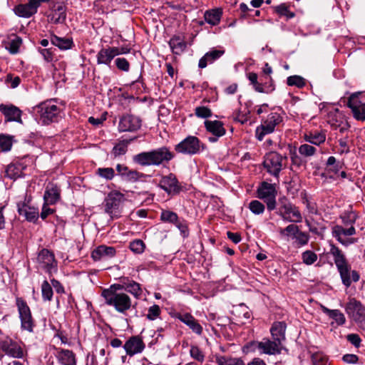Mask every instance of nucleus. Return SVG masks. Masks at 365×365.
<instances>
[{"mask_svg": "<svg viewBox=\"0 0 365 365\" xmlns=\"http://www.w3.org/2000/svg\"><path fill=\"white\" fill-rule=\"evenodd\" d=\"M299 229V228L297 225L294 224H290L285 228L279 227L277 229V232H279L280 237L282 238L289 239V237H292L294 239L296 234H297Z\"/></svg>", "mask_w": 365, "mask_h": 365, "instance_id": "obj_41", "label": "nucleus"}, {"mask_svg": "<svg viewBox=\"0 0 365 365\" xmlns=\"http://www.w3.org/2000/svg\"><path fill=\"white\" fill-rule=\"evenodd\" d=\"M17 210L19 215L24 217L29 222H36L39 217L38 209L29 206L25 202H19L17 204Z\"/></svg>", "mask_w": 365, "mask_h": 365, "instance_id": "obj_22", "label": "nucleus"}, {"mask_svg": "<svg viewBox=\"0 0 365 365\" xmlns=\"http://www.w3.org/2000/svg\"><path fill=\"white\" fill-rule=\"evenodd\" d=\"M178 319L189 327L193 332L197 334H201L202 332V327L198 323L197 320L194 318L190 314L185 313L183 314H179Z\"/></svg>", "mask_w": 365, "mask_h": 365, "instance_id": "obj_30", "label": "nucleus"}, {"mask_svg": "<svg viewBox=\"0 0 365 365\" xmlns=\"http://www.w3.org/2000/svg\"><path fill=\"white\" fill-rule=\"evenodd\" d=\"M36 110L39 115L40 120L43 125L58 122L61 118V108L53 100L40 103L36 106Z\"/></svg>", "mask_w": 365, "mask_h": 365, "instance_id": "obj_4", "label": "nucleus"}, {"mask_svg": "<svg viewBox=\"0 0 365 365\" xmlns=\"http://www.w3.org/2000/svg\"><path fill=\"white\" fill-rule=\"evenodd\" d=\"M101 296L104 298L106 304L113 307L118 313L125 314L132 307L130 297L124 292H118L112 289H104L101 293Z\"/></svg>", "mask_w": 365, "mask_h": 365, "instance_id": "obj_3", "label": "nucleus"}, {"mask_svg": "<svg viewBox=\"0 0 365 365\" xmlns=\"http://www.w3.org/2000/svg\"><path fill=\"white\" fill-rule=\"evenodd\" d=\"M305 140L315 145H320L326 140V134L324 132L314 131L310 132L304 135Z\"/></svg>", "mask_w": 365, "mask_h": 365, "instance_id": "obj_39", "label": "nucleus"}, {"mask_svg": "<svg viewBox=\"0 0 365 365\" xmlns=\"http://www.w3.org/2000/svg\"><path fill=\"white\" fill-rule=\"evenodd\" d=\"M258 197L264 200L269 211L276 208V190L272 184L263 182L257 190Z\"/></svg>", "mask_w": 365, "mask_h": 365, "instance_id": "obj_12", "label": "nucleus"}, {"mask_svg": "<svg viewBox=\"0 0 365 365\" xmlns=\"http://www.w3.org/2000/svg\"><path fill=\"white\" fill-rule=\"evenodd\" d=\"M0 111L4 115L6 121L22 123L21 110L13 105H0Z\"/></svg>", "mask_w": 365, "mask_h": 365, "instance_id": "obj_24", "label": "nucleus"}, {"mask_svg": "<svg viewBox=\"0 0 365 365\" xmlns=\"http://www.w3.org/2000/svg\"><path fill=\"white\" fill-rule=\"evenodd\" d=\"M195 114L198 118H207L212 115V111L206 106H198L195 109Z\"/></svg>", "mask_w": 365, "mask_h": 365, "instance_id": "obj_59", "label": "nucleus"}, {"mask_svg": "<svg viewBox=\"0 0 365 365\" xmlns=\"http://www.w3.org/2000/svg\"><path fill=\"white\" fill-rule=\"evenodd\" d=\"M41 294L44 301H51L52 299V287L46 280H44L41 284Z\"/></svg>", "mask_w": 365, "mask_h": 365, "instance_id": "obj_46", "label": "nucleus"}, {"mask_svg": "<svg viewBox=\"0 0 365 365\" xmlns=\"http://www.w3.org/2000/svg\"><path fill=\"white\" fill-rule=\"evenodd\" d=\"M51 43L59 48L61 50H68L72 48L73 42L72 38H61L56 35H51Z\"/></svg>", "mask_w": 365, "mask_h": 365, "instance_id": "obj_38", "label": "nucleus"}, {"mask_svg": "<svg viewBox=\"0 0 365 365\" xmlns=\"http://www.w3.org/2000/svg\"><path fill=\"white\" fill-rule=\"evenodd\" d=\"M205 148V145L193 135H188L175 145V150L178 153L190 156L200 154Z\"/></svg>", "mask_w": 365, "mask_h": 365, "instance_id": "obj_6", "label": "nucleus"}, {"mask_svg": "<svg viewBox=\"0 0 365 365\" xmlns=\"http://www.w3.org/2000/svg\"><path fill=\"white\" fill-rule=\"evenodd\" d=\"M353 116L357 120H365V104L357 107L356 110H351Z\"/></svg>", "mask_w": 365, "mask_h": 365, "instance_id": "obj_63", "label": "nucleus"}, {"mask_svg": "<svg viewBox=\"0 0 365 365\" xmlns=\"http://www.w3.org/2000/svg\"><path fill=\"white\" fill-rule=\"evenodd\" d=\"M215 362L217 365H245V362L240 358H231L221 355L216 356ZM247 365H266V364L262 359L255 358Z\"/></svg>", "mask_w": 365, "mask_h": 365, "instance_id": "obj_20", "label": "nucleus"}, {"mask_svg": "<svg viewBox=\"0 0 365 365\" xmlns=\"http://www.w3.org/2000/svg\"><path fill=\"white\" fill-rule=\"evenodd\" d=\"M257 75L255 73L251 72L248 73V79L251 84L253 86L255 90L259 93H269L272 88L269 86L263 88L259 85V82L257 81Z\"/></svg>", "mask_w": 365, "mask_h": 365, "instance_id": "obj_42", "label": "nucleus"}, {"mask_svg": "<svg viewBox=\"0 0 365 365\" xmlns=\"http://www.w3.org/2000/svg\"><path fill=\"white\" fill-rule=\"evenodd\" d=\"M123 287L124 290L131 294L135 299H138L141 297L143 294V289L139 283L129 279L128 277H125Z\"/></svg>", "mask_w": 365, "mask_h": 365, "instance_id": "obj_33", "label": "nucleus"}, {"mask_svg": "<svg viewBox=\"0 0 365 365\" xmlns=\"http://www.w3.org/2000/svg\"><path fill=\"white\" fill-rule=\"evenodd\" d=\"M175 154L167 146L141 152L133 156V162L142 167L160 166L169 163Z\"/></svg>", "mask_w": 365, "mask_h": 365, "instance_id": "obj_1", "label": "nucleus"}, {"mask_svg": "<svg viewBox=\"0 0 365 365\" xmlns=\"http://www.w3.org/2000/svg\"><path fill=\"white\" fill-rule=\"evenodd\" d=\"M356 215L354 212L352 211H347L342 213L341 215V219L342 220V222L345 225H351L353 226V224L355 223L356 220Z\"/></svg>", "mask_w": 365, "mask_h": 365, "instance_id": "obj_52", "label": "nucleus"}, {"mask_svg": "<svg viewBox=\"0 0 365 365\" xmlns=\"http://www.w3.org/2000/svg\"><path fill=\"white\" fill-rule=\"evenodd\" d=\"M141 126V120L131 114L123 115L119 120L118 131L123 132H135L140 129Z\"/></svg>", "mask_w": 365, "mask_h": 365, "instance_id": "obj_15", "label": "nucleus"}, {"mask_svg": "<svg viewBox=\"0 0 365 365\" xmlns=\"http://www.w3.org/2000/svg\"><path fill=\"white\" fill-rule=\"evenodd\" d=\"M96 173L106 180H110L115 177V171L112 168H99L96 170Z\"/></svg>", "mask_w": 365, "mask_h": 365, "instance_id": "obj_45", "label": "nucleus"}, {"mask_svg": "<svg viewBox=\"0 0 365 365\" xmlns=\"http://www.w3.org/2000/svg\"><path fill=\"white\" fill-rule=\"evenodd\" d=\"M225 53L224 49H215L212 48L210 51L207 52L200 60L198 66L200 68H205L208 63H212Z\"/></svg>", "mask_w": 365, "mask_h": 365, "instance_id": "obj_28", "label": "nucleus"}, {"mask_svg": "<svg viewBox=\"0 0 365 365\" xmlns=\"http://www.w3.org/2000/svg\"><path fill=\"white\" fill-rule=\"evenodd\" d=\"M262 354L268 355L279 354L283 349L287 350L283 344L274 340L263 339L262 341Z\"/></svg>", "mask_w": 365, "mask_h": 365, "instance_id": "obj_25", "label": "nucleus"}, {"mask_svg": "<svg viewBox=\"0 0 365 365\" xmlns=\"http://www.w3.org/2000/svg\"><path fill=\"white\" fill-rule=\"evenodd\" d=\"M277 214L286 222H301L302 221L299 208L286 198L279 200Z\"/></svg>", "mask_w": 365, "mask_h": 365, "instance_id": "obj_8", "label": "nucleus"}, {"mask_svg": "<svg viewBox=\"0 0 365 365\" xmlns=\"http://www.w3.org/2000/svg\"><path fill=\"white\" fill-rule=\"evenodd\" d=\"M26 161V160L25 158H22L8 165L5 170V177L13 180L24 177V171L27 168Z\"/></svg>", "mask_w": 365, "mask_h": 365, "instance_id": "obj_16", "label": "nucleus"}, {"mask_svg": "<svg viewBox=\"0 0 365 365\" xmlns=\"http://www.w3.org/2000/svg\"><path fill=\"white\" fill-rule=\"evenodd\" d=\"M356 230L354 227L351 226L349 228H344L342 226L336 225L332 228V235L340 243L344 245L352 243L351 240H346L342 238V235L351 236L355 235Z\"/></svg>", "mask_w": 365, "mask_h": 365, "instance_id": "obj_26", "label": "nucleus"}, {"mask_svg": "<svg viewBox=\"0 0 365 365\" xmlns=\"http://www.w3.org/2000/svg\"><path fill=\"white\" fill-rule=\"evenodd\" d=\"M12 147V138L4 134L0 135V148L2 151L7 152Z\"/></svg>", "mask_w": 365, "mask_h": 365, "instance_id": "obj_54", "label": "nucleus"}, {"mask_svg": "<svg viewBox=\"0 0 365 365\" xmlns=\"http://www.w3.org/2000/svg\"><path fill=\"white\" fill-rule=\"evenodd\" d=\"M38 6L34 0H29L27 4H19L14 6V14L21 18H30L37 13Z\"/></svg>", "mask_w": 365, "mask_h": 365, "instance_id": "obj_17", "label": "nucleus"}, {"mask_svg": "<svg viewBox=\"0 0 365 365\" xmlns=\"http://www.w3.org/2000/svg\"><path fill=\"white\" fill-rule=\"evenodd\" d=\"M274 11L280 16H285L287 19L294 17V12L289 9V6L285 4H281L274 8Z\"/></svg>", "mask_w": 365, "mask_h": 365, "instance_id": "obj_44", "label": "nucleus"}, {"mask_svg": "<svg viewBox=\"0 0 365 365\" xmlns=\"http://www.w3.org/2000/svg\"><path fill=\"white\" fill-rule=\"evenodd\" d=\"M317 259V255L312 250H306L302 254V262L307 265L313 264Z\"/></svg>", "mask_w": 365, "mask_h": 365, "instance_id": "obj_48", "label": "nucleus"}, {"mask_svg": "<svg viewBox=\"0 0 365 365\" xmlns=\"http://www.w3.org/2000/svg\"><path fill=\"white\" fill-rule=\"evenodd\" d=\"M294 239H295L297 246L299 247L308 244L309 236L307 233L302 232L299 229V231Z\"/></svg>", "mask_w": 365, "mask_h": 365, "instance_id": "obj_53", "label": "nucleus"}, {"mask_svg": "<svg viewBox=\"0 0 365 365\" xmlns=\"http://www.w3.org/2000/svg\"><path fill=\"white\" fill-rule=\"evenodd\" d=\"M115 64L116 67L122 71L128 72L130 70V63L125 58H115Z\"/></svg>", "mask_w": 365, "mask_h": 365, "instance_id": "obj_61", "label": "nucleus"}, {"mask_svg": "<svg viewBox=\"0 0 365 365\" xmlns=\"http://www.w3.org/2000/svg\"><path fill=\"white\" fill-rule=\"evenodd\" d=\"M116 254L115 248L104 245H99L91 252V257L94 261L108 259L113 257Z\"/></svg>", "mask_w": 365, "mask_h": 365, "instance_id": "obj_23", "label": "nucleus"}, {"mask_svg": "<svg viewBox=\"0 0 365 365\" xmlns=\"http://www.w3.org/2000/svg\"><path fill=\"white\" fill-rule=\"evenodd\" d=\"M330 253L334 257V261L341 279L342 284L349 287L352 282H356L359 280V274L356 270L351 272V266L348 263L345 255L341 250L335 245H331Z\"/></svg>", "mask_w": 365, "mask_h": 365, "instance_id": "obj_2", "label": "nucleus"}, {"mask_svg": "<svg viewBox=\"0 0 365 365\" xmlns=\"http://www.w3.org/2000/svg\"><path fill=\"white\" fill-rule=\"evenodd\" d=\"M250 211L255 215L262 214L264 211V205L258 200H252L249 204Z\"/></svg>", "mask_w": 365, "mask_h": 365, "instance_id": "obj_56", "label": "nucleus"}, {"mask_svg": "<svg viewBox=\"0 0 365 365\" xmlns=\"http://www.w3.org/2000/svg\"><path fill=\"white\" fill-rule=\"evenodd\" d=\"M190 356L197 361L202 362L205 359V356L202 351L196 346H192L190 350Z\"/></svg>", "mask_w": 365, "mask_h": 365, "instance_id": "obj_62", "label": "nucleus"}, {"mask_svg": "<svg viewBox=\"0 0 365 365\" xmlns=\"http://www.w3.org/2000/svg\"><path fill=\"white\" fill-rule=\"evenodd\" d=\"M345 312L356 322L365 320V307L355 298H350L345 306Z\"/></svg>", "mask_w": 365, "mask_h": 365, "instance_id": "obj_13", "label": "nucleus"}, {"mask_svg": "<svg viewBox=\"0 0 365 365\" xmlns=\"http://www.w3.org/2000/svg\"><path fill=\"white\" fill-rule=\"evenodd\" d=\"M160 219L163 222L177 224L178 216L174 212L170 210H163L161 212Z\"/></svg>", "mask_w": 365, "mask_h": 365, "instance_id": "obj_49", "label": "nucleus"}, {"mask_svg": "<svg viewBox=\"0 0 365 365\" xmlns=\"http://www.w3.org/2000/svg\"><path fill=\"white\" fill-rule=\"evenodd\" d=\"M222 14L219 9L206 11L204 14L205 21L212 26H216L220 21Z\"/></svg>", "mask_w": 365, "mask_h": 365, "instance_id": "obj_40", "label": "nucleus"}, {"mask_svg": "<svg viewBox=\"0 0 365 365\" xmlns=\"http://www.w3.org/2000/svg\"><path fill=\"white\" fill-rule=\"evenodd\" d=\"M130 249L136 254H140L144 251L145 244L140 240H135L130 243Z\"/></svg>", "mask_w": 365, "mask_h": 365, "instance_id": "obj_60", "label": "nucleus"}, {"mask_svg": "<svg viewBox=\"0 0 365 365\" xmlns=\"http://www.w3.org/2000/svg\"><path fill=\"white\" fill-rule=\"evenodd\" d=\"M38 267L51 274L57 271V262L54 254L47 249H42L37 256Z\"/></svg>", "mask_w": 365, "mask_h": 365, "instance_id": "obj_11", "label": "nucleus"}, {"mask_svg": "<svg viewBox=\"0 0 365 365\" xmlns=\"http://www.w3.org/2000/svg\"><path fill=\"white\" fill-rule=\"evenodd\" d=\"M160 308L158 304H153L150 307L148 310L146 317L150 321L156 319L160 314Z\"/></svg>", "mask_w": 365, "mask_h": 365, "instance_id": "obj_57", "label": "nucleus"}, {"mask_svg": "<svg viewBox=\"0 0 365 365\" xmlns=\"http://www.w3.org/2000/svg\"><path fill=\"white\" fill-rule=\"evenodd\" d=\"M128 143L129 141H122L116 144L112 150V155L116 158L125 154L128 150Z\"/></svg>", "mask_w": 365, "mask_h": 365, "instance_id": "obj_47", "label": "nucleus"}, {"mask_svg": "<svg viewBox=\"0 0 365 365\" xmlns=\"http://www.w3.org/2000/svg\"><path fill=\"white\" fill-rule=\"evenodd\" d=\"M116 170L123 180L129 182H137L140 178L145 177V174L135 170H130L128 167L121 164L116 165Z\"/></svg>", "mask_w": 365, "mask_h": 365, "instance_id": "obj_19", "label": "nucleus"}, {"mask_svg": "<svg viewBox=\"0 0 365 365\" xmlns=\"http://www.w3.org/2000/svg\"><path fill=\"white\" fill-rule=\"evenodd\" d=\"M61 198L60 187L52 182H48L45 188L43 202L51 205H55Z\"/></svg>", "mask_w": 365, "mask_h": 365, "instance_id": "obj_21", "label": "nucleus"}, {"mask_svg": "<svg viewBox=\"0 0 365 365\" xmlns=\"http://www.w3.org/2000/svg\"><path fill=\"white\" fill-rule=\"evenodd\" d=\"M287 83L289 86L302 88L305 86V80L300 76H291L287 78Z\"/></svg>", "mask_w": 365, "mask_h": 365, "instance_id": "obj_51", "label": "nucleus"}, {"mask_svg": "<svg viewBox=\"0 0 365 365\" xmlns=\"http://www.w3.org/2000/svg\"><path fill=\"white\" fill-rule=\"evenodd\" d=\"M261 346L262 341H250L244 346L243 351L247 354L250 352L258 351L259 354H262Z\"/></svg>", "mask_w": 365, "mask_h": 365, "instance_id": "obj_55", "label": "nucleus"}, {"mask_svg": "<svg viewBox=\"0 0 365 365\" xmlns=\"http://www.w3.org/2000/svg\"><path fill=\"white\" fill-rule=\"evenodd\" d=\"M145 347V346L144 342L138 336H133L130 337L123 345L126 354L130 356L140 354L143 352Z\"/></svg>", "mask_w": 365, "mask_h": 365, "instance_id": "obj_18", "label": "nucleus"}, {"mask_svg": "<svg viewBox=\"0 0 365 365\" xmlns=\"http://www.w3.org/2000/svg\"><path fill=\"white\" fill-rule=\"evenodd\" d=\"M205 127L213 135L223 136L226 133L223 123L219 120H205Z\"/></svg>", "mask_w": 365, "mask_h": 365, "instance_id": "obj_34", "label": "nucleus"}, {"mask_svg": "<svg viewBox=\"0 0 365 365\" xmlns=\"http://www.w3.org/2000/svg\"><path fill=\"white\" fill-rule=\"evenodd\" d=\"M282 122V117L277 112L270 113L262 124L257 127L255 136L257 139L262 141L266 135L274 131L275 127Z\"/></svg>", "mask_w": 365, "mask_h": 365, "instance_id": "obj_9", "label": "nucleus"}, {"mask_svg": "<svg viewBox=\"0 0 365 365\" xmlns=\"http://www.w3.org/2000/svg\"><path fill=\"white\" fill-rule=\"evenodd\" d=\"M57 359L62 365H76V354L68 349H59Z\"/></svg>", "mask_w": 365, "mask_h": 365, "instance_id": "obj_35", "label": "nucleus"}, {"mask_svg": "<svg viewBox=\"0 0 365 365\" xmlns=\"http://www.w3.org/2000/svg\"><path fill=\"white\" fill-rule=\"evenodd\" d=\"M312 360L313 365H329L327 358L319 354H313Z\"/></svg>", "mask_w": 365, "mask_h": 365, "instance_id": "obj_64", "label": "nucleus"}, {"mask_svg": "<svg viewBox=\"0 0 365 365\" xmlns=\"http://www.w3.org/2000/svg\"><path fill=\"white\" fill-rule=\"evenodd\" d=\"M168 43L173 53L177 55L182 53L187 47L186 42L178 36L172 37Z\"/></svg>", "mask_w": 365, "mask_h": 365, "instance_id": "obj_36", "label": "nucleus"}, {"mask_svg": "<svg viewBox=\"0 0 365 365\" xmlns=\"http://www.w3.org/2000/svg\"><path fill=\"white\" fill-rule=\"evenodd\" d=\"M287 329V324L284 322H275L273 323L270 332L272 334V339L280 342L281 344H283V342L285 341V331Z\"/></svg>", "mask_w": 365, "mask_h": 365, "instance_id": "obj_29", "label": "nucleus"}, {"mask_svg": "<svg viewBox=\"0 0 365 365\" xmlns=\"http://www.w3.org/2000/svg\"><path fill=\"white\" fill-rule=\"evenodd\" d=\"M317 152V148L313 145L305 143L302 144L299 148V153L304 157L313 156Z\"/></svg>", "mask_w": 365, "mask_h": 365, "instance_id": "obj_50", "label": "nucleus"}, {"mask_svg": "<svg viewBox=\"0 0 365 365\" xmlns=\"http://www.w3.org/2000/svg\"><path fill=\"white\" fill-rule=\"evenodd\" d=\"M117 50L112 46L102 48L97 53L96 60L98 64L109 66L112 60L115 57Z\"/></svg>", "mask_w": 365, "mask_h": 365, "instance_id": "obj_27", "label": "nucleus"}, {"mask_svg": "<svg viewBox=\"0 0 365 365\" xmlns=\"http://www.w3.org/2000/svg\"><path fill=\"white\" fill-rule=\"evenodd\" d=\"M321 309L324 314L333 319L338 325L341 326L345 324L346 318L339 309H329L324 305H321Z\"/></svg>", "mask_w": 365, "mask_h": 365, "instance_id": "obj_37", "label": "nucleus"}, {"mask_svg": "<svg viewBox=\"0 0 365 365\" xmlns=\"http://www.w3.org/2000/svg\"><path fill=\"white\" fill-rule=\"evenodd\" d=\"M123 198V195L116 190L110 192L106 200V211L111 213L113 210L117 209L120 202Z\"/></svg>", "mask_w": 365, "mask_h": 365, "instance_id": "obj_31", "label": "nucleus"}, {"mask_svg": "<svg viewBox=\"0 0 365 365\" xmlns=\"http://www.w3.org/2000/svg\"><path fill=\"white\" fill-rule=\"evenodd\" d=\"M24 346V343L14 341L9 337L0 341L1 349L6 355L16 359H23L27 355Z\"/></svg>", "mask_w": 365, "mask_h": 365, "instance_id": "obj_10", "label": "nucleus"}, {"mask_svg": "<svg viewBox=\"0 0 365 365\" xmlns=\"http://www.w3.org/2000/svg\"><path fill=\"white\" fill-rule=\"evenodd\" d=\"M22 43V39L19 36H15L13 39L11 40L9 44V50L11 53H16L19 51V47Z\"/></svg>", "mask_w": 365, "mask_h": 365, "instance_id": "obj_58", "label": "nucleus"}, {"mask_svg": "<svg viewBox=\"0 0 365 365\" xmlns=\"http://www.w3.org/2000/svg\"><path fill=\"white\" fill-rule=\"evenodd\" d=\"M287 157L277 152L271 151L264 157L263 165L267 173L278 177L281 170L286 166Z\"/></svg>", "mask_w": 365, "mask_h": 365, "instance_id": "obj_7", "label": "nucleus"}, {"mask_svg": "<svg viewBox=\"0 0 365 365\" xmlns=\"http://www.w3.org/2000/svg\"><path fill=\"white\" fill-rule=\"evenodd\" d=\"M50 22L53 24H63L66 19V8L63 5H58L53 8L48 16Z\"/></svg>", "mask_w": 365, "mask_h": 365, "instance_id": "obj_32", "label": "nucleus"}, {"mask_svg": "<svg viewBox=\"0 0 365 365\" xmlns=\"http://www.w3.org/2000/svg\"><path fill=\"white\" fill-rule=\"evenodd\" d=\"M158 186L166 193L172 195H178L182 190V185L173 173L163 176Z\"/></svg>", "mask_w": 365, "mask_h": 365, "instance_id": "obj_14", "label": "nucleus"}, {"mask_svg": "<svg viewBox=\"0 0 365 365\" xmlns=\"http://www.w3.org/2000/svg\"><path fill=\"white\" fill-rule=\"evenodd\" d=\"M361 95V92H356L349 97L346 105L351 110H356L357 107L365 104V102L360 99Z\"/></svg>", "mask_w": 365, "mask_h": 365, "instance_id": "obj_43", "label": "nucleus"}, {"mask_svg": "<svg viewBox=\"0 0 365 365\" xmlns=\"http://www.w3.org/2000/svg\"><path fill=\"white\" fill-rule=\"evenodd\" d=\"M16 306L21 322V330L26 331L29 333L34 332L36 322L27 302L21 297H16Z\"/></svg>", "mask_w": 365, "mask_h": 365, "instance_id": "obj_5", "label": "nucleus"}]
</instances>
